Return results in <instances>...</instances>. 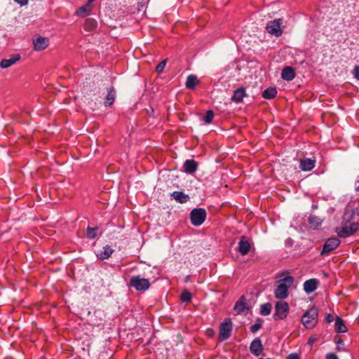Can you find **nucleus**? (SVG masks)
<instances>
[{
  "label": "nucleus",
  "instance_id": "nucleus-1",
  "mask_svg": "<svg viewBox=\"0 0 359 359\" xmlns=\"http://www.w3.org/2000/svg\"><path fill=\"white\" fill-rule=\"evenodd\" d=\"M294 278L291 276H287L278 280L274 289L275 297L279 299L287 298L289 294V288L292 286Z\"/></svg>",
  "mask_w": 359,
  "mask_h": 359
},
{
  "label": "nucleus",
  "instance_id": "nucleus-2",
  "mask_svg": "<svg viewBox=\"0 0 359 359\" xmlns=\"http://www.w3.org/2000/svg\"><path fill=\"white\" fill-rule=\"evenodd\" d=\"M359 229V222H343L341 227L336 228L335 231L340 238H348L353 235Z\"/></svg>",
  "mask_w": 359,
  "mask_h": 359
},
{
  "label": "nucleus",
  "instance_id": "nucleus-3",
  "mask_svg": "<svg viewBox=\"0 0 359 359\" xmlns=\"http://www.w3.org/2000/svg\"><path fill=\"white\" fill-rule=\"evenodd\" d=\"M318 311L316 307L307 310L302 318V323L306 329L313 328L318 323Z\"/></svg>",
  "mask_w": 359,
  "mask_h": 359
},
{
  "label": "nucleus",
  "instance_id": "nucleus-4",
  "mask_svg": "<svg viewBox=\"0 0 359 359\" xmlns=\"http://www.w3.org/2000/svg\"><path fill=\"white\" fill-rule=\"evenodd\" d=\"M283 19L278 18L268 22L266 26V32L276 37H279L283 34Z\"/></svg>",
  "mask_w": 359,
  "mask_h": 359
},
{
  "label": "nucleus",
  "instance_id": "nucleus-5",
  "mask_svg": "<svg viewBox=\"0 0 359 359\" xmlns=\"http://www.w3.org/2000/svg\"><path fill=\"white\" fill-rule=\"evenodd\" d=\"M233 323L231 318H225L219 325V340L223 341L228 339L231 337Z\"/></svg>",
  "mask_w": 359,
  "mask_h": 359
},
{
  "label": "nucleus",
  "instance_id": "nucleus-6",
  "mask_svg": "<svg viewBox=\"0 0 359 359\" xmlns=\"http://www.w3.org/2000/svg\"><path fill=\"white\" fill-rule=\"evenodd\" d=\"M289 313V305L286 302L278 301L275 305L274 320L285 319Z\"/></svg>",
  "mask_w": 359,
  "mask_h": 359
},
{
  "label": "nucleus",
  "instance_id": "nucleus-7",
  "mask_svg": "<svg viewBox=\"0 0 359 359\" xmlns=\"http://www.w3.org/2000/svg\"><path fill=\"white\" fill-rule=\"evenodd\" d=\"M130 285L137 291H145L150 287V282L147 278L133 276L130 279Z\"/></svg>",
  "mask_w": 359,
  "mask_h": 359
},
{
  "label": "nucleus",
  "instance_id": "nucleus-8",
  "mask_svg": "<svg viewBox=\"0 0 359 359\" xmlns=\"http://www.w3.org/2000/svg\"><path fill=\"white\" fill-rule=\"evenodd\" d=\"M206 218V211L203 208H195L190 213L191 224L194 226L201 225Z\"/></svg>",
  "mask_w": 359,
  "mask_h": 359
},
{
  "label": "nucleus",
  "instance_id": "nucleus-9",
  "mask_svg": "<svg viewBox=\"0 0 359 359\" xmlns=\"http://www.w3.org/2000/svg\"><path fill=\"white\" fill-rule=\"evenodd\" d=\"M339 244L340 241L337 238H330L327 239L323 245L320 255H325L330 253L331 251L336 249Z\"/></svg>",
  "mask_w": 359,
  "mask_h": 359
},
{
  "label": "nucleus",
  "instance_id": "nucleus-10",
  "mask_svg": "<svg viewBox=\"0 0 359 359\" xmlns=\"http://www.w3.org/2000/svg\"><path fill=\"white\" fill-rule=\"evenodd\" d=\"M49 44L48 38L38 36L33 39V45L35 50L40 51L44 50Z\"/></svg>",
  "mask_w": 359,
  "mask_h": 359
},
{
  "label": "nucleus",
  "instance_id": "nucleus-11",
  "mask_svg": "<svg viewBox=\"0 0 359 359\" xmlns=\"http://www.w3.org/2000/svg\"><path fill=\"white\" fill-rule=\"evenodd\" d=\"M250 351L253 355L256 356L261 355L263 351V346L259 338H256L251 342Z\"/></svg>",
  "mask_w": 359,
  "mask_h": 359
},
{
  "label": "nucleus",
  "instance_id": "nucleus-12",
  "mask_svg": "<svg viewBox=\"0 0 359 359\" xmlns=\"http://www.w3.org/2000/svg\"><path fill=\"white\" fill-rule=\"evenodd\" d=\"M107 94L104 98V104L105 107H109L114 102L116 98V90L113 86L107 88Z\"/></svg>",
  "mask_w": 359,
  "mask_h": 359
},
{
  "label": "nucleus",
  "instance_id": "nucleus-13",
  "mask_svg": "<svg viewBox=\"0 0 359 359\" xmlns=\"http://www.w3.org/2000/svg\"><path fill=\"white\" fill-rule=\"evenodd\" d=\"M251 248L250 242L246 239L245 236H242L238 246V250L241 255L244 256L248 255Z\"/></svg>",
  "mask_w": 359,
  "mask_h": 359
},
{
  "label": "nucleus",
  "instance_id": "nucleus-14",
  "mask_svg": "<svg viewBox=\"0 0 359 359\" xmlns=\"http://www.w3.org/2000/svg\"><path fill=\"white\" fill-rule=\"evenodd\" d=\"M316 165V160L306 158L302 159L299 163V168L303 171H311Z\"/></svg>",
  "mask_w": 359,
  "mask_h": 359
},
{
  "label": "nucleus",
  "instance_id": "nucleus-15",
  "mask_svg": "<svg viewBox=\"0 0 359 359\" xmlns=\"http://www.w3.org/2000/svg\"><path fill=\"white\" fill-rule=\"evenodd\" d=\"M319 281L316 278L307 280L304 283V290L307 294L314 292L318 287Z\"/></svg>",
  "mask_w": 359,
  "mask_h": 359
},
{
  "label": "nucleus",
  "instance_id": "nucleus-16",
  "mask_svg": "<svg viewBox=\"0 0 359 359\" xmlns=\"http://www.w3.org/2000/svg\"><path fill=\"white\" fill-rule=\"evenodd\" d=\"M198 168V163L194 159L186 160L184 163V172L189 174L195 172Z\"/></svg>",
  "mask_w": 359,
  "mask_h": 359
},
{
  "label": "nucleus",
  "instance_id": "nucleus-17",
  "mask_svg": "<svg viewBox=\"0 0 359 359\" xmlns=\"http://www.w3.org/2000/svg\"><path fill=\"white\" fill-rule=\"evenodd\" d=\"M20 59V55H13L8 59H4L0 62V67L3 69H6L15 64Z\"/></svg>",
  "mask_w": 359,
  "mask_h": 359
},
{
  "label": "nucleus",
  "instance_id": "nucleus-18",
  "mask_svg": "<svg viewBox=\"0 0 359 359\" xmlns=\"http://www.w3.org/2000/svg\"><path fill=\"white\" fill-rule=\"evenodd\" d=\"M295 76V72L292 67H285L282 70L281 77L285 81H292Z\"/></svg>",
  "mask_w": 359,
  "mask_h": 359
},
{
  "label": "nucleus",
  "instance_id": "nucleus-19",
  "mask_svg": "<svg viewBox=\"0 0 359 359\" xmlns=\"http://www.w3.org/2000/svg\"><path fill=\"white\" fill-rule=\"evenodd\" d=\"M233 309L236 312L237 314H240L242 313H246L248 311V308L247 307V306L244 302L243 297H241L240 298V299L236 302Z\"/></svg>",
  "mask_w": 359,
  "mask_h": 359
},
{
  "label": "nucleus",
  "instance_id": "nucleus-20",
  "mask_svg": "<svg viewBox=\"0 0 359 359\" xmlns=\"http://www.w3.org/2000/svg\"><path fill=\"white\" fill-rule=\"evenodd\" d=\"M171 196L177 202L180 203H187L189 199V195L184 194L182 191H174L172 193Z\"/></svg>",
  "mask_w": 359,
  "mask_h": 359
},
{
  "label": "nucleus",
  "instance_id": "nucleus-21",
  "mask_svg": "<svg viewBox=\"0 0 359 359\" xmlns=\"http://www.w3.org/2000/svg\"><path fill=\"white\" fill-rule=\"evenodd\" d=\"M245 96V90L243 87H240L233 92L231 97V100L235 102H240L243 100V98Z\"/></svg>",
  "mask_w": 359,
  "mask_h": 359
},
{
  "label": "nucleus",
  "instance_id": "nucleus-22",
  "mask_svg": "<svg viewBox=\"0 0 359 359\" xmlns=\"http://www.w3.org/2000/svg\"><path fill=\"white\" fill-rule=\"evenodd\" d=\"M334 327L337 332L344 333L347 332V328L344 323V320L339 316H337L335 319Z\"/></svg>",
  "mask_w": 359,
  "mask_h": 359
},
{
  "label": "nucleus",
  "instance_id": "nucleus-23",
  "mask_svg": "<svg viewBox=\"0 0 359 359\" xmlns=\"http://www.w3.org/2000/svg\"><path fill=\"white\" fill-rule=\"evenodd\" d=\"M322 222L323 220L314 215H311L309 218V224L310 227L313 229H318V227L321 225Z\"/></svg>",
  "mask_w": 359,
  "mask_h": 359
},
{
  "label": "nucleus",
  "instance_id": "nucleus-24",
  "mask_svg": "<svg viewBox=\"0 0 359 359\" xmlns=\"http://www.w3.org/2000/svg\"><path fill=\"white\" fill-rule=\"evenodd\" d=\"M114 252V250L109 245H106L103 248V250L97 255V257L100 259H107L111 257L112 253Z\"/></svg>",
  "mask_w": 359,
  "mask_h": 359
},
{
  "label": "nucleus",
  "instance_id": "nucleus-25",
  "mask_svg": "<svg viewBox=\"0 0 359 359\" xmlns=\"http://www.w3.org/2000/svg\"><path fill=\"white\" fill-rule=\"evenodd\" d=\"M91 3H88L83 6H81L76 12V15L79 17H85L91 11Z\"/></svg>",
  "mask_w": 359,
  "mask_h": 359
},
{
  "label": "nucleus",
  "instance_id": "nucleus-26",
  "mask_svg": "<svg viewBox=\"0 0 359 359\" xmlns=\"http://www.w3.org/2000/svg\"><path fill=\"white\" fill-rule=\"evenodd\" d=\"M97 22L93 18H87L84 23V29L87 32H92L97 28Z\"/></svg>",
  "mask_w": 359,
  "mask_h": 359
},
{
  "label": "nucleus",
  "instance_id": "nucleus-27",
  "mask_svg": "<svg viewBox=\"0 0 359 359\" xmlns=\"http://www.w3.org/2000/svg\"><path fill=\"white\" fill-rule=\"evenodd\" d=\"M198 83V80L197 79V77L193 74H191L189 76H188V77L187 78V81H186V87L188 88V89H194L197 85V83Z\"/></svg>",
  "mask_w": 359,
  "mask_h": 359
},
{
  "label": "nucleus",
  "instance_id": "nucleus-28",
  "mask_svg": "<svg viewBox=\"0 0 359 359\" xmlns=\"http://www.w3.org/2000/svg\"><path fill=\"white\" fill-rule=\"evenodd\" d=\"M277 95V90L276 88L269 87L267 88L262 93V97L265 99H273Z\"/></svg>",
  "mask_w": 359,
  "mask_h": 359
},
{
  "label": "nucleus",
  "instance_id": "nucleus-29",
  "mask_svg": "<svg viewBox=\"0 0 359 359\" xmlns=\"http://www.w3.org/2000/svg\"><path fill=\"white\" fill-rule=\"evenodd\" d=\"M272 306L270 303H265L260 307V313L262 316H268L271 313Z\"/></svg>",
  "mask_w": 359,
  "mask_h": 359
},
{
  "label": "nucleus",
  "instance_id": "nucleus-30",
  "mask_svg": "<svg viewBox=\"0 0 359 359\" xmlns=\"http://www.w3.org/2000/svg\"><path fill=\"white\" fill-rule=\"evenodd\" d=\"M191 294L187 290H184L180 295V299L183 302H189L191 300Z\"/></svg>",
  "mask_w": 359,
  "mask_h": 359
},
{
  "label": "nucleus",
  "instance_id": "nucleus-31",
  "mask_svg": "<svg viewBox=\"0 0 359 359\" xmlns=\"http://www.w3.org/2000/svg\"><path fill=\"white\" fill-rule=\"evenodd\" d=\"M97 228H92L88 226L86 229V236L90 239H93L97 236Z\"/></svg>",
  "mask_w": 359,
  "mask_h": 359
},
{
  "label": "nucleus",
  "instance_id": "nucleus-32",
  "mask_svg": "<svg viewBox=\"0 0 359 359\" xmlns=\"http://www.w3.org/2000/svg\"><path fill=\"white\" fill-rule=\"evenodd\" d=\"M262 320L260 318H257L256 320L255 323L251 326L250 331L252 333H256L262 327Z\"/></svg>",
  "mask_w": 359,
  "mask_h": 359
},
{
  "label": "nucleus",
  "instance_id": "nucleus-33",
  "mask_svg": "<svg viewBox=\"0 0 359 359\" xmlns=\"http://www.w3.org/2000/svg\"><path fill=\"white\" fill-rule=\"evenodd\" d=\"M214 118V113L212 110L207 111L205 115L203 116V121L205 123H210Z\"/></svg>",
  "mask_w": 359,
  "mask_h": 359
},
{
  "label": "nucleus",
  "instance_id": "nucleus-34",
  "mask_svg": "<svg viewBox=\"0 0 359 359\" xmlns=\"http://www.w3.org/2000/svg\"><path fill=\"white\" fill-rule=\"evenodd\" d=\"M166 65V60L161 61L156 67V71L158 73H161L165 69Z\"/></svg>",
  "mask_w": 359,
  "mask_h": 359
},
{
  "label": "nucleus",
  "instance_id": "nucleus-35",
  "mask_svg": "<svg viewBox=\"0 0 359 359\" xmlns=\"http://www.w3.org/2000/svg\"><path fill=\"white\" fill-rule=\"evenodd\" d=\"M353 75L359 81V65H356L353 69Z\"/></svg>",
  "mask_w": 359,
  "mask_h": 359
},
{
  "label": "nucleus",
  "instance_id": "nucleus-36",
  "mask_svg": "<svg viewBox=\"0 0 359 359\" xmlns=\"http://www.w3.org/2000/svg\"><path fill=\"white\" fill-rule=\"evenodd\" d=\"M325 359H339V358L335 353H329L326 355Z\"/></svg>",
  "mask_w": 359,
  "mask_h": 359
},
{
  "label": "nucleus",
  "instance_id": "nucleus-37",
  "mask_svg": "<svg viewBox=\"0 0 359 359\" xmlns=\"http://www.w3.org/2000/svg\"><path fill=\"white\" fill-rule=\"evenodd\" d=\"M333 320H334V318H333L332 315H331L330 313H327V314L326 315L325 318V320L327 323H330L332 322V321H333Z\"/></svg>",
  "mask_w": 359,
  "mask_h": 359
},
{
  "label": "nucleus",
  "instance_id": "nucleus-38",
  "mask_svg": "<svg viewBox=\"0 0 359 359\" xmlns=\"http://www.w3.org/2000/svg\"><path fill=\"white\" fill-rule=\"evenodd\" d=\"M17 4H18L20 6H25L28 4L29 0H14Z\"/></svg>",
  "mask_w": 359,
  "mask_h": 359
},
{
  "label": "nucleus",
  "instance_id": "nucleus-39",
  "mask_svg": "<svg viewBox=\"0 0 359 359\" xmlns=\"http://www.w3.org/2000/svg\"><path fill=\"white\" fill-rule=\"evenodd\" d=\"M286 359H299V356L297 353H290L287 356Z\"/></svg>",
  "mask_w": 359,
  "mask_h": 359
},
{
  "label": "nucleus",
  "instance_id": "nucleus-40",
  "mask_svg": "<svg viewBox=\"0 0 359 359\" xmlns=\"http://www.w3.org/2000/svg\"><path fill=\"white\" fill-rule=\"evenodd\" d=\"M314 341H315L314 338H309V341H308V344L311 346L314 343Z\"/></svg>",
  "mask_w": 359,
  "mask_h": 359
},
{
  "label": "nucleus",
  "instance_id": "nucleus-41",
  "mask_svg": "<svg viewBox=\"0 0 359 359\" xmlns=\"http://www.w3.org/2000/svg\"><path fill=\"white\" fill-rule=\"evenodd\" d=\"M207 334L209 336H212L214 334L213 330L209 329L207 330Z\"/></svg>",
  "mask_w": 359,
  "mask_h": 359
},
{
  "label": "nucleus",
  "instance_id": "nucleus-42",
  "mask_svg": "<svg viewBox=\"0 0 359 359\" xmlns=\"http://www.w3.org/2000/svg\"><path fill=\"white\" fill-rule=\"evenodd\" d=\"M89 3H92L94 0H88Z\"/></svg>",
  "mask_w": 359,
  "mask_h": 359
},
{
  "label": "nucleus",
  "instance_id": "nucleus-43",
  "mask_svg": "<svg viewBox=\"0 0 359 359\" xmlns=\"http://www.w3.org/2000/svg\"><path fill=\"white\" fill-rule=\"evenodd\" d=\"M342 342L341 340H339V341L337 342L338 344H341Z\"/></svg>",
  "mask_w": 359,
  "mask_h": 359
},
{
  "label": "nucleus",
  "instance_id": "nucleus-44",
  "mask_svg": "<svg viewBox=\"0 0 359 359\" xmlns=\"http://www.w3.org/2000/svg\"><path fill=\"white\" fill-rule=\"evenodd\" d=\"M357 189L358 191H359V187H357V189Z\"/></svg>",
  "mask_w": 359,
  "mask_h": 359
}]
</instances>
